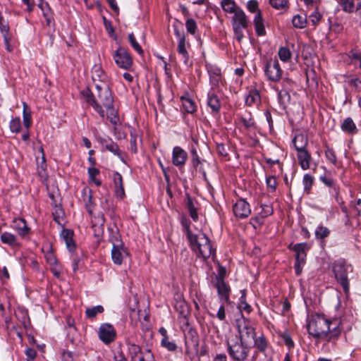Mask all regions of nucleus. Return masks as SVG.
<instances>
[{"label": "nucleus", "instance_id": "obj_43", "mask_svg": "<svg viewBox=\"0 0 361 361\" xmlns=\"http://www.w3.org/2000/svg\"><path fill=\"white\" fill-rule=\"evenodd\" d=\"M128 354L130 357L131 361H135V357L140 355V356L142 355V353H144V352L142 351L141 348L135 343H129L128 344Z\"/></svg>", "mask_w": 361, "mask_h": 361}, {"label": "nucleus", "instance_id": "obj_41", "mask_svg": "<svg viewBox=\"0 0 361 361\" xmlns=\"http://www.w3.org/2000/svg\"><path fill=\"white\" fill-rule=\"evenodd\" d=\"M348 57L350 59V63L356 66L358 63V66L361 68V52L356 49H352L348 54Z\"/></svg>", "mask_w": 361, "mask_h": 361}, {"label": "nucleus", "instance_id": "obj_44", "mask_svg": "<svg viewBox=\"0 0 361 361\" xmlns=\"http://www.w3.org/2000/svg\"><path fill=\"white\" fill-rule=\"evenodd\" d=\"M23 126L25 129H29L32 124L31 113H30V111H27L28 106L25 102H23Z\"/></svg>", "mask_w": 361, "mask_h": 361}, {"label": "nucleus", "instance_id": "obj_18", "mask_svg": "<svg viewBox=\"0 0 361 361\" xmlns=\"http://www.w3.org/2000/svg\"><path fill=\"white\" fill-rule=\"evenodd\" d=\"M207 105L214 113L219 112L221 104L219 97L214 89H211L207 94Z\"/></svg>", "mask_w": 361, "mask_h": 361}, {"label": "nucleus", "instance_id": "obj_36", "mask_svg": "<svg viewBox=\"0 0 361 361\" xmlns=\"http://www.w3.org/2000/svg\"><path fill=\"white\" fill-rule=\"evenodd\" d=\"M221 6L225 12L233 13V15L237 13L238 9H241L235 4L233 0H222L221 2Z\"/></svg>", "mask_w": 361, "mask_h": 361}, {"label": "nucleus", "instance_id": "obj_21", "mask_svg": "<svg viewBox=\"0 0 361 361\" xmlns=\"http://www.w3.org/2000/svg\"><path fill=\"white\" fill-rule=\"evenodd\" d=\"M245 104L248 106H258L261 104L259 92L256 88L249 90L245 99Z\"/></svg>", "mask_w": 361, "mask_h": 361}, {"label": "nucleus", "instance_id": "obj_1", "mask_svg": "<svg viewBox=\"0 0 361 361\" xmlns=\"http://www.w3.org/2000/svg\"><path fill=\"white\" fill-rule=\"evenodd\" d=\"M97 97L89 89L81 92L86 102L102 118H106L116 127L121 124L118 111L114 106V97L108 83H96Z\"/></svg>", "mask_w": 361, "mask_h": 361}, {"label": "nucleus", "instance_id": "obj_53", "mask_svg": "<svg viewBox=\"0 0 361 361\" xmlns=\"http://www.w3.org/2000/svg\"><path fill=\"white\" fill-rule=\"evenodd\" d=\"M9 128L12 133H20L22 128L21 120L20 117L12 118L9 123Z\"/></svg>", "mask_w": 361, "mask_h": 361}, {"label": "nucleus", "instance_id": "obj_56", "mask_svg": "<svg viewBox=\"0 0 361 361\" xmlns=\"http://www.w3.org/2000/svg\"><path fill=\"white\" fill-rule=\"evenodd\" d=\"M190 153L192 156V165L195 169H197L199 166L202 164V160L200 159L195 147H192Z\"/></svg>", "mask_w": 361, "mask_h": 361}, {"label": "nucleus", "instance_id": "obj_51", "mask_svg": "<svg viewBox=\"0 0 361 361\" xmlns=\"http://www.w3.org/2000/svg\"><path fill=\"white\" fill-rule=\"evenodd\" d=\"M130 149L131 152L136 154L137 152V138L138 135L136 133L135 129H131L130 133Z\"/></svg>", "mask_w": 361, "mask_h": 361}, {"label": "nucleus", "instance_id": "obj_48", "mask_svg": "<svg viewBox=\"0 0 361 361\" xmlns=\"http://www.w3.org/2000/svg\"><path fill=\"white\" fill-rule=\"evenodd\" d=\"M346 80H345L349 85L354 87L355 90L357 92H361V80L356 77L350 78V76L345 75Z\"/></svg>", "mask_w": 361, "mask_h": 361}, {"label": "nucleus", "instance_id": "obj_64", "mask_svg": "<svg viewBox=\"0 0 361 361\" xmlns=\"http://www.w3.org/2000/svg\"><path fill=\"white\" fill-rule=\"evenodd\" d=\"M45 258H46V260H47V263L50 266L56 265L57 264H59L58 259H57L56 257L55 256V255L51 251V252H48L45 255Z\"/></svg>", "mask_w": 361, "mask_h": 361}, {"label": "nucleus", "instance_id": "obj_25", "mask_svg": "<svg viewBox=\"0 0 361 361\" xmlns=\"http://www.w3.org/2000/svg\"><path fill=\"white\" fill-rule=\"evenodd\" d=\"M209 75V81L212 85L211 89H215L219 87V83L221 82V73L220 68L217 67H211L208 69Z\"/></svg>", "mask_w": 361, "mask_h": 361}, {"label": "nucleus", "instance_id": "obj_26", "mask_svg": "<svg viewBox=\"0 0 361 361\" xmlns=\"http://www.w3.org/2000/svg\"><path fill=\"white\" fill-rule=\"evenodd\" d=\"M92 78L96 85V83H107V75L99 66H94L92 71Z\"/></svg>", "mask_w": 361, "mask_h": 361}, {"label": "nucleus", "instance_id": "obj_23", "mask_svg": "<svg viewBox=\"0 0 361 361\" xmlns=\"http://www.w3.org/2000/svg\"><path fill=\"white\" fill-rule=\"evenodd\" d=\"M61 237L64 240L66 247L70 252H73L75 250V243L73 240L74 233L72 230L63 228L61 232Z\"/></svg>", "mask_w": 361, "mask_h": 361}, {"label": "nucleus", "instance_id": "obj_33", "mask_svg": "<svg viewBox=\"0 0 361 361\" xmlns=\"http://www.w3.org/2000/svg\"><path fill=\"white\" fill-rule=\"evenodd\" d=\"M176 302L174 305L176 310L182 315L183 317H185L187 314L188 313V308L187 303L182 298L180 295H177Z\"/></svg>", "mask_w": 361, "mask_h": 361}, {"label": "nucleus", "instance_id": "obj_2", "mask_svg": "<svg viewBox=\"0 0 361 361\" xmlns=\"http://www.w3.org/2000/svg\"><path fill=\"white\" fill-rule=\"evenodd\" d=\"M308 334L313 338L334 342L340 336L342 327L340 319H329L324 314H315L307 322Z\"/></svg>", "mask_w": 361, "mask_h": 361}, {"label": "nucleus", "instance_id": "obj_27", "mask_svg": "<svg viewBox=\"0 0 361 361\" xmlns=\"http://www.w3.org/2000/svg\"><path fill=\"white\" fill-rule=\"evenodd\" d=\"M13 228L21 237H25L30 231V228L25 219L20 218L13 221Z\"/></svg>", "mask_w": 361, "mask_h": 361}, {"label": "nucleus", "instance_id": "obj_30", "mask_svg": "<svg viewBox=\"0 0 361 361\" xmlns=\"http://www.w3.org/2000/svg\"><path fill=\"white\" fill-rule=\"evenodd\" d=\"M341 130L348 134H354L357 133V127L353 120L350 117H348L343 120L341 125Z\"/></svg>", "mask_w": 361, "mask_h": 361}, {"label": "nucleus", "instance_id": "obj_5", "mask_svg": "<svg viewBox=\"0 0 361 361\" xmlns=\"http://www.w3.org/2000/svg\"><path fill=\"white\" fill-rule=\"evenodd\" d=\"M288 248L295 252L294 269L295 274L300 276L306 263L307 252L310 250L311 245L307 243H300L292 246L290 244Z\"/></svg>", "mask_w": 361, "mask_h": 361}, {"label": "nucleus", "instance_id": "obj_63", "mask_svg": "<svg viewBox=\"0 0 361 361\" xmlns=\"http://www.w3.org/2000/svg\"><path fill=\"white\" fill-rule=\"evenodd\" d=\"M139 361H155L154 354L150 349H147L144 353L139 357Z\"/></svg>", "mask_w": 361, "mask_h": 361}, {"label": "nucleus", "instance_id": "obj_4", "mask_svg": "<svg viewBox=\"0 0 361 361\" xmlns=\"http://www.w3.org/2000/svg\"><path fill=\"white\" fill-rule=\"evenodd\" d=\"M227 352L235 361H245L248 356L247 345L240 341L238 336L226 340Z\"/></svg>", "mask_w": 361, "mask_h": 361}, {"label": "nucleus", "instance_id": "obj_32", "mask_svg": "<svg viewBox=\"0 0 361 361\" xmlns=\"http://www.w3.org/2000/svg\"><path fill=\"white\" fill-rule=\"evenodd\" d=\"M331 231L323 225H319L314 231L315 238L320 240L321 243H324V239L329 236Z\"/></svg>", "mask_w": 361, "mask_h": 361}, {"label": "nucleus", "instance_id": "obj_14", "mask_svg": "<svg viewBox=\"0 0 361 361\" xmlns=\"http://www.w3.org/2000/svg\"><path fill=\"white\" fill-rule=\"evenodd\" d=\"M188 153L180 146H176L173 148L172 150V164L178 167V169H182L184 167L187 160H188Z\"/></svg>", "mask_w": 361, "mask_h": 361}, {"label": "nucleus", "instance_id": "obj_52", "mask_svg": "<svg viewBox=\"0 0 361 361\" xmlns=\"http://www.w3.org/2000/svg\"><path fill=\"white\" fill-rule=\"evenodd\" d=\"M293 25L296 28H304L307 24V20L305 16L295 15L292 20Z\"/></svg>", "mask_w": 361, "mask_h": 361}, {"label": "nucleus", "instance_id": "obj_35", "mask_svg": "<svg viewBox=\"0 0 361 361\" xmlns=\"http://www.w3.org/2000/svg\"><path fill=\"white\" fill-rule=\"evenodd\" d=\"M199 336L196 333L191 334L189 339L185 341V353H189L191 348L198 350Z\"/></svg>", "mask_w": 361, "mask_h": 361}, {"label": "nucleus", "instance_id": "obj_10", "mask_svg": "<svg viewBox=\"0 0 361 361\" xmlns=\"http://www.w3.org/2000/svg\"><path fill=\"white\" fill-rule=\"evenodd\" d=\"M113 58L116 64L122 69L129 70L133 64V59L128 51L119 47L113 54Z\"/></svg>", "mask_w": 361, "mask_h": 361}, {"label": "nucleus", "instance_id": "obj_59", "mask_svg": "<svg viewBox=\"0 0 361 361\" xmlns=\"http://www.w3.org/2000/svg\"><path fill=\"white\" fill-rule=\"evenodd\" d=\"M0 30L3 34L4 39L6 42H8V35L9 31V26L4 19L3 16L0 15Z\"/></svg>", "mask_w": 361, "mask_h": 361}, {"label": "nucleus", "instance_id": "obj_39", "mask_svg": "<svg viewBox=\"0 0 361 361\" xmlns=\"http://www.w3.org/2000/svg\"><path fill=\"white\" fill-rule=\"evenodd\" d=\"M342 10L346 13H354L356 5V0H338Z\"/></svg>", "mask_w": 361, "mask_h": 361}, {"label": "nucleus", "instance_id": "obj_15", "mask_svg": "<svg viewBox=\"0 0 361 361\" xmlns=\"http://www.w3.org/2000/svg\"><path fill=\"white\" fill-rule=\"evenodd\" d=\"M234 215L239 219H245L251 214L249 203L244 199H239L233 207Z\"/></svg>", "mask_w": 361, "mask_h": 361}, {"label": "nucleus", "instance_id": "obj_22", "mask_svg": "<svg viewBox=\"0 0 361 361\" xmlns=\"http://www.w3.org/2000/svg\"><path fill=\"white\" fill-rule=\"evenodd\" d=\"M297 158L302 170L310 169L312 156L306 149L297 151Z\"/></svg>", "mask_w": 361, "mask_h": 361}, {"label": "nucleus", "instance_id": "obj_37", "mask_svg": "<svg viewBox=\"0 0 361 361\" xmlns=\"http://www.w3.org/2000/svg\"><path fill=\"white\" fill-rule=\"evenodd\" d=\"M183 109L189 114H193L196 111V105L192 99L181 97Z\"/></svg>", "mask_w": 361, "mask_h": 361}, {"label": "nucleus", "instance_id": "obj_6", "mask_svg": "<svg viewBox=\"0 0 361 361\" xmlns=\"http://www.w3.org/2000/svg\"><path fill=\"white\" fill-rule=\"evenodd\" d=\"M235 323L239 334L238 340L248 345L256 336L255 328L251 322L243 316L237 319Z\"/></svg>", "mask_w": 361, "mask_h": 361}, {"label": "nucleus", "instance_id": "obj_3", "mask_svg": "<svg viewBox=\"0 0 361 361\" xmlns=\"http://www.w3.org/2000/svg\"><path fill=\"white\" fill-rule=\"evenodd\" d=\"M192 250L198 257L206 260L212 257L213 260L216 257V249L211 244L209 238L204 233L196 234L191 236L189 240Z\"/></svg>", "mask_w": 361, "mask_h": 361}, {"label": "nucleus", "instance_id": "obj_45", "mask_svg": "<svg viewBox=\"0 0 361 361\" xmlns=\"http://www.w3.org/2000/svg\"><path fill=\"white\" fill-rule=\"evenodd\" d=\"M187 209L189 212L190 216L194 221L198 220V214L197 212V208L195 207L192 198L188 195L187 197Z\"/></svg>", "mask_w": 361, "mask_h": 361}, {"label": "nucleus", "instance_id": "obj_42", "mask_svg": "<svg viewBox=\"0 0 361 361\" xmlns=\"http://www.w3.org/2000/svg\"><path fill=\"white\" fill-rule=\"evenodd\" d=\"M314 182V178L310 175V173H306L304 175L302 178V184L304 186V192L306 194H310L312 187Z\"/></svg>", "mask_w": 361, "mask_h": 361}, {"label": "nucleus", "instance_id": "obj_11", "mask_svg": "<svg viewBox=\"0 0 361 361\" xmlns=\"http://www.w3.org/2000/svg\"><path fill=\"white\" fill-rule=\"evenodd\" d=\"M217 290V293L221 301L226 304H230V293L231 291L230 286L224 279V276L218 274L216 276V282L214 284Z\"/></svg>", "mask_w": 361, "mask_h": 361}, {"label": "nucleus", "instance_id": "obj_7", "mask_svg": "<svg viewBox=\"0 0 361 361\" xmlns=\"http://www.w3.org/2000/svg\"><path fill=\"white\" fill-rule=\"evenodd\" d=\"M231 24L234 34V38L240 42L244 38L243 30L247 29L249 25V20L243 9H238L231 19Z\"/></svg>", "mask_w": 361, "mask_h": 361}, {"label": "nucleus", "instance_id": "obj_17", "mask_svg": "<svg viewBox=\"0 0 361 361\" xmlns=\"http://www.w3.org/2000/svg\"><path fill=\"white\" fill-rule=\"evenodd\" d=\"M98 141L106 150L113 153L114 155L118 157L121 161H124L123 154L118 145L116 142H114L111 138L99 137Z\"/></svg>", "mask_w": 361, "mask_h": 361}, {"label": "nucleus", "instance_id": "obj_12", "mask_svg": "<svg viewBox=\"0 0 361 361\" xmlns=\"http://www.w3.org/2000/svg\"><path fill=\"white\" fill-rule=\"evenodd\" d=\"M98 337L104 344L109 345L115 341L116 331L111 324H102L99 327Z\"/></svg>", "mask_w": 361, "mask_h": 361}, {"label": "nucleus", "instance_id": "obj_40", "mask_svg": "<svg viewBox=\"0 0 361 361\" xmlns=\"http://www.w3.org/2000/svg\"><path fill=\"white\" fill-rule=\"evenodd\" d=\"M261 207V212L259 213L258 216H256L255 218V220L259 223H261V220H263L264 218L271 216L274 212L273 207L271 205L262 204Z\"/></svg>", "mask_w": 361, "mask_h": 361}, {"label": "nucleus", "instance_id": "obj_38", "mask_svg": "<svg viewBox=\"0 0 361 361\" xmlns=\"http://www.w3.org/2000/svg\"><path fill=\"white\" fill-rule=\"evenodd\" d=\"M254 346L260 352L265 353L268 347V342L264 335L255 338Z\"/></svg>", "mask_w": 361, "mask_h": 361}, {"label": "nucleus", "instance_id": "obj_57", "mask_svg": "<svg viewBox=\"0 0 361 361\" xmlns=\"http://www.w3.org/2000/svg\"><path fill=\"white\" fill-rule=\"evenodd\" d=\"M267 190L270 192H275L277 187V181L274 176H269L266 178Z\"/></svg>", "mask_w": 361, "mask_h": 361}, {"label": "nucleus", "instance_id": "obj_34", "mask_svg": "<svg viewBox=\"0 0 361 361\" xmlns=\"http://www.w3.org/2000/svg\"><path fill=\"white\" fill-rule=\"evenodd\" d=\"M240 123L247 130L255 129L256 124L251 113H247L240 118Z\"/></svg>", "mask_w": 361, "mask_h": 361}, {"label": "nucleus", "instance_id": "obj_31", "mask_svg": "<svg viewBox=\"0 0 361 361\" xmlns=\"http://www.w3.org/2000/svg\"><path fill=\"white\" fill-rule=\"evenodd\" d=\"M293 143L296 151L305 149L307 145V138L303 134H298L293 138Z\"/></svg>", "mask_w": 361, "mask_h": 361}, {"label": "nucleus", "instance_id": "obj_24", "mask_svg": "<svg viewBox=\"0 0 361 361\" xmlns=\"http://www.w3.org/2000/svg\"><path fill=\"white\" fill-rule=\"evenodd\" d=\"M104 217L103 215L95 217L94 220L92 221V229L94 237L99 238L102 236L104 233Z\"/></svg>", "mask_w": 361, "mask_h": 361}, {"label": "nucleus", "instance_id": "obj_47", "mask_svg": "<svg viewBox=\"0 0 361 361\" xmlns=\"http://www.w3.org/2000/svg\"><path fill=\"white\" fill-rule=\"evenodd\" d=\"M324 154L326 159L334 166H337V157L335 151L333 148L329 147V145H326V149L324 151Z\"/></svg>", "mask_w": 361, "mask_h": 361}, {"label": "nucleus", "instance_id": "obj_9", "mask_svg": "<svg viewBox=\"0 0 361 361\" xmlns=\"http://www.w3.org/2000/svg\"><path fill=\"white\" fill-rule=\"evenodd\" d=\"M264 71L267 80L274 82H279L281 79L283 73L276 59L267 60Z\"/></svg>", "mask_w": 361, "mask_h": 361}, {"label": "nucleus", "instance_id": "obj_60", "mask_svg": "<svg viewBox=\"0 0 361 361\" xmlns=\"http://www.w3.org/2000/svg\"><path fill=\"white\" fill-rule=\"evenodd\" d=\"M128 40L131 47L140 54L143 53V50L139 43L137 42L133 33L128 35Z\"/></svg>", "mask_w": 361, "mask_h": 361}, {"label": "nucleus", "instance_id": "obj_62", "mask_svg": "<svg viewBox=\"0 0 361 361\" xmlns=\"http://www.w3.org/2000/svg\"><path fill=\"white\" fill-rule=\"evenodd\" d=\"M269 3L276 9H283L288 7V0H269Z\"/></svg>", "mask_w": 361, "mask_h": 361}, {"label": "nucleus", "instance_id": "obj_46", "mask_svg": "<svg viewBox=\"0 0 361 361\" xmlns=\"http://www.w3.org/2000/svg\"><path fill=\"white\" fill-rule=\"evenodd\" d=\"M104 309L102 305H97L92 307H88L85 310V316L89 319H94L98 314L104 312Z\"/></svg>", "mask_w": 361, "mask_h": 361}, {"label": "nucleus", "instance_id": "obj_55", "mask_svg": "<svg viewBox=\"0 0 361 361\" xmlns=\"http://www.w3.org/2000/svg\"><path fill=\"white\" fill-rule=\"evenodd\" d=\"M278 54L280 59L284 62L289 61L292 56L289 49L285 47H282L279 49Z\"/></svg>", "mask_w": 361, "mask_h": 361}, {"label": "nucleus", "instance_id": "obj_50", "mask_svg": "<svg viewBox=\"0 0 361 361\" xmlns=\"http://www.w3.org/2000/svg\"><path fill=\"white\" fill-rule=\"evenodd\" d=\"M87 173L89 178L91 181H92L97 186L101 185V180L96 178V176H98L100 173L98 169L95 167H90L87 169Z\"/></svg>", "mask_w": 361, "mask_h": 361}, {"label": "nucleus", "instance_id": "obj_16", "mask_svg": "<svg viewBox=\"0 0 361 361\" xmlns=\"http://www.w3.org/2000/svg\"><path fill=\"white\" fill-rule=\"evenodd\" d=\"M129 255L127 247H125L124 243L112 246L111 249V259L115 264H122L123 259Z\"/></svg>", "mask_w": 361, "mask_h": 361}, {"label": "nucleus", "instance_id": "obj_19", "mask_svg": "<svg viewBox=\"0 0 361 361\" xmlns=\"http://www.w3.org/2000/svg\"><path fill=\"white\" fill-rule=\"evenodd\" d=\"M1 241L3 244L8 245L13 249H18L21 246L17 236L9 232H4L0 236Z\"/></svg>", "mask_w": 361, "mask_h": 361}, {"label": "nucleus", "instance_id": "obj_28", "mask_svg": "<svg viewBox=\"0 0 361 361\" xmlns=\"http://www.w3.org/2000/svg\"><path fill=\"white\" fill-rule=\"evenodd\" d=\"M253 23L257 35L264 36L266 35V30L261 11H258L255 15Z\"/></svg>", "mask_w": 361, "mask_h": 361}, {"label": "nucleus", "instance_id": "obj_20", "mask_svg": "<svg viewBox=\"0 0 361 361\" xmlns=\"http://www.w3.org/2000/svg\"><path fill=\"white\" fill-rule=\"evenodd\" d=\"M113 181L115 187L116 195L121 200L123 199L126 194L121 174L117 171L114 172L113 173Z\"/></svg>", "mask_w": 361, "mask_h": 361}, {"label": "nucleus", "instance_id": "obj_54", "mask_svg": "<svg viewBox=\"0 0 361 361\" xmlns=\"http://www.w3.org/2000/svg\"><path fill=\"white\" fill-rule=\"evenodd\" d=\"M185 27L187 32L195 36L197 31V25L195 20L192 18H188L185 21Z\"/></svg>", "mask_w": 361, "mask_h": 361}, {"label": "nucleus", "instance_id": "obj_29", "mask_svg": "<svg viewBox=\"0 0 361 361\" xmlns=\"http://www.w3.org/2000/svg\"><path fill=\"white\" fill-rule=\"evenodd\" d=\"M109 232V241L112 244V246L123 244L121 239V234L118 229L116 228H108Z\"/></svg>", "mask_w": 361, "mask_h": 361}, {"label": "nucleus", "instance_id": "obj_49", "mask_svg": "<svg viewBox=\"0 0 361 361\" xmlns=\"http://www.w3.org/2000/svg\"><path fill=\"white\" fill-rule=\"evenodd\" d=\"M245 290L242 291V295L240 298V302L238 304V308L240 311H245L247 313H250L252 311L251 306L246 302L245 298Z\"/></svg>", "mask_w": 361, "mask_h": 361}, {"label": "nucleus", "instance_id": "obj_58", "mask_svg": "<svg viewBox=\"0 0 361 361\" xmlns=\"http://www.w3.org/2000/svg\"><path fill=\"white\" fill-rule=\"evenodd\" d=\"M161 345L170 352H175L178 348L176 343L173 341H170L169 338L161 340Z\"/></svg>", "mask_w": 361, "mask_h": 361}, {"label": "nucleus", "instance_id": "obj_13", "mask_svg": "<svg viewBox=\"0 0 361 361\" xmlns=\"http://www.w3.org/2000/svg\"><path fill=\"white\" fill-rule=\"evenodd\" d=\"M173 27L174 34L178 39L177 51L180 55H181L184 63L188 65L189 61V54L186 49V39L185 33L180 31L176 25H173Z\"/></svg>", "mask_w": 361, "mask_h": 361}, {"label": "nucleus", "instance_id": "obj_8", "mask_svg": "<svg viewBox=\"0 0 361 361\" xmlns=\"http://www.w3.org/2000/svg\"><path fill=\"white\" fill-rule=\"evenodd\" d=\"M350 268L344 261H337L334 264L333 271L338 283L342 286L345 293L349 291L348 269Z\"/></svg>", "mask_w": 361, "mask_h": 361}, {"label": "nucleus", "instance_id": "obj_61", "mask_svg": "<svg viewBox=\"0 0 361 361\" xmlns=\"http://www.w3.org/2000/svg\"><path fill=\"white\" fill-rule=\"evenodd\" d=\"M281 338L284 342L285 345L289 348L292 349L294 348V342L291 338L290 334L287 331H284L280 334Z\"/></svg>", "mask_w": 361, "mask_h": 361}]
</instances>
